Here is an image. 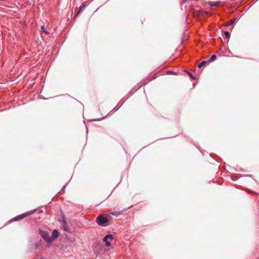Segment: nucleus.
Wrapping results in <instances>:
<instances>
[{
	"label": "nucleus",
	"mask_w": 259,
	"mask_h": 259,
	"mask_svg": "<svg viewBox=\"0 0 259 259\" xmlns=\"http://www.w3.org/2000/svg\"><path fill=\"white\" fill-rule=\"evenodd\" d=\"M220 2H209V5L212 7L214 6H218L219 5Z\"/></svg>",
	"instance_id": "obj_8"
},
{
	"label": "nucleus",
	"mask_w": 259,
	"mask_h": 259,
	"mask_svg": "<svg viewBox=\"0 0 259 259\" xmlns=\"http://www.w3.org/2000/svg\"><path fill=\"white\" fill-rule=\"evenodd\" d=\"M224 32V34H225V37L227 38H230V34L229 33V31H225Z\"/></svg>",
	"instance_id": "obj_12"
},
{
	"label": "nucleus",
	"mask_w": 259,
	"mask_h": 259,
	"mask_svg": "<svg viewBox=\"0 0 259 259\" xmlns=\"http://www.w3.org/2000/svg\"><path fill=\"white\" fill-rule=\"evenodd\" d=\"M236 21V18H233V19H232L231 20H230V21H229L227 23V26H230V25H232L233 24H234V23Z\"/></svg>",
	"instance_id": "obj_6"
},
{
	"label": "nucleus",
	"mask_w": 259,
	"mask_h": 259,
	"mask_svg": "<svg viewBox=\"0 0 259 259\" xmlns=\"http://www.w3.org/2000/svg\"><path fill=\"white\" fill-rule=\"evenodd\" d=\"M33 212H28V213H23V214H22L21 215H20L19 216H17L16 217H15L14 219V220L15 221H20L23 219H24L25 217H27V215L32 213Z\"/></svg>",
	"instance_id": "obj_4"
},
{
	"label": "nucleus",
	"mask_w": 259,
	"mask_h": 259,
	"mask_svg": "<svg viewBox=\"0 0 259 259\" xmlns=\"http://www.w3.org/2000/svg\"><path fill=\"white\" fill-rule=\"evenodd\" d=\"M39 233L41 237L47 242H51V237L49 236V233L47 232L40 230Z\"/></svg>",
	"instance_id": "obj_3"
},
{
	"label": "nucleus",
	"mask_w": 259,
	"mask_h": 259,
	"mask_svg": "<svg viewBox=\"0 0 259 259\" xmlns=\"http://www.w3.org/2000/svg\"><path fill=\"white\" fill-rule=\"evenodd\" d=\"M41 29L42 31H44L46 34H48L49 33L47 31H46L45 28L44 26H42L41 27Z\"/></svg>",
	"instance_id": "obj_13"
},
{
	"label": "nucleus",
	"mask_w": 259,
	"mask_h": 259,
	"mask_svg": "<svg viewBox=\"0 0 259 259\" xmlns=\"http://www.w3.org/2000/svg\"><path fill=\"white\" fill-rule=\"evenodd\" d=\"M207 62L205 61H202L198 66L199 68H201L203 65L206 64Z\"/></svg>",
	"instance_id": "obj_11"
},
{
	"label": "nucleus",
	"mask_w": 259,
	"mask_h": 259,
	"mask_svg": "<svg viewBox=\"0 0 259 259\" xmlns=\"http://www.w3.org/2000/svg\"><path fill=\"white\" fill-rule=\"evenodd\" d=\"M188 74L192 78V79H195V77H193V75L192 74V73H190L189 72H187Z\"/></svg>",
	"instance_id": "obj_14"
},
{
	"label": "nucleus",
	"mask_w": 259,
	"mask_h": 259,
	"mask_svg": "<svg viewBox=\"0 0 259 259\" xmlns=\"http://www.w3.org/2000/svg\"><path fill=\"white\" fill-rule=\"evenodd\" d=\"M113 239L112 235L108 234L106 235L103 238V241L105 243L107 246H111V241Z\"/></svg>",
	"instance_id": "obj_2"
},
{
	"label": "nucleus",
	"mask_w": 259,
	"mask_h": 259,
	"mask_svg": "<svg viewBox=\"0 0 259 259\" xmlns=\"http://www.w3.org/2000/svg\"><path fill=\"white\" fill-rule=\"evenodd\" d=\"M217 58V56L214 55H213L211 56L210 58L209 59L208 62H211L214 61Z\"/></svg>",
	"instance_id": "obj_9"
},
{
	"label": "nucleus",
	"mask_w": 259,
	"mask_h": 259,
	"mask_svg": "<svg viewBox=\"0 0 259 259\" xmlns=\"http://www.w3.org/2000/svg\"><path fill=\"white\" fill-rule=\"evenodd\" d=\"M59 232L57 230H54L52 234L51 237V242L56 239V238L58 236Z\"/></svg>",
	"instance_id": "obj_5"
},
{
	"label": "nucleus",
	"mask_w": 259,
	"mask_h": 259,
	"mask_svg": "<svg viewBox=\"0 0 259 259\" xmlns=\"http://www.w3.org/2000/svg\"><path fill=\"white\" fill-rule=\"evenodd\" d=\"M85 5L83 3L80 7H79V10L77 12L76 15V17L77 16V15H78V14L81 11V10H82V9H83L84 7H85Z\"/></svg>",
	"instance_id": "obj_7"
},
{
	"label": "nucleus",
	"mask_w": 259,
	"mask_h": 259,
	"mask_svg": "<svg viewBox=\"0 0 259 259\" xmlns=\"http://www.w3.org/2000/svg\"><path fill=\"white\" fill-rule=\"evenodd\" d=\"M108 220L102 214L99 215L96 219L97 223L101 226H106L105 224L107 223Z\"/></svg>",
	"instance_id": "obj_1"
},
{
	"label": "nucleus",
	"mask_w": 259,
	"mask_h": 259,
	"mask_svg": "<svg viewBox=\"0 0 259 259\" xmlns=\"http://www.w3.org/2000/svg\"><path fill=\"white\" fill-rule=\"evenodd\" d=\"M39 259H46V258H42H42H39Z\"/></svg>",
	"instance_id": "obj_16"
},
{
	"label": "nucleus",
	"mask_w": 259,
	"mask_h": 259,
	"mask_svg": "<svg viewBox=\"0 0 259 259\" xmlns=\"http://www.w3.org/2000/svg\"><path fill=\"white\" fill-rule=\"evenodd\" d=\"M63 228H64V230L65 231H68L69 230L67 228V227H66V222L64 220L63 221Z\"/></svg>",
	"instance_id": "obj_10"
},
{
	"label": "nucleus",
	"mask_w": 259,
	"mask_h": 259,
	"mask_svg": "<svg viewBox=\"0 0 259 259\" xmlns=\"http://www.w3.org/2000/svg\"><path fill=\"white\" fill-rule=\"evenodd\" d=\"M111 214L113 215H115V214H116V213L113 212L111 213Z\"/></svg>",
	"instance_id": "obj_15"
}]
</instances>
